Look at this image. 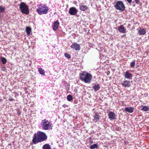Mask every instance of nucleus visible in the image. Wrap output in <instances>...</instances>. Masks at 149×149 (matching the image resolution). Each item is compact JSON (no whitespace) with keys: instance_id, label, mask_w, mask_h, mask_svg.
Segmentation results:
<instances>
[{"instance_id":"obj_1","label":"nucleus","mask_w":149,"mask_h":149,"mask_svg":"<svg viewBox=\"0 0 149 149\" xmlns=\"http://www.w3.org/2000/svg\"><path fill=\"white\" fill-rule=\"evenodd\" d=\"M47 139V136L43 132L38 131L35 133L32 140L33 143L36 144L46 140Z\"/></svg>"},{"instance_id":"obj_2","label":"nucleus","mask_w":149,"mask_h":149,"mask_svg":"<svg viewBox=\"0 0 149 149\" xmlns=\"http://www.w3.org/2000/svg\"><path fill=\"white\" fill-rule=\"evenodd\" d=\"M80 79L86 83H89L92 77L91 74L85 72H83L79 74Z\"/></svg>"},{"instance_id":"obj_3","label":"nucleus","mask_w":149,"mask_h":149,"mask_svg":"<svg viewBox=\"0 0 149 149\" xmlns=\"http://www.w3.org/2000/svg\"><path fill=\"white\" fill-rule=\"evenodd\" d=\"M49 9L46 5L40 4L38 8L36 9V11L40 15L47 14L48 13Z\"/></svg>"},{"instance_id":"obj_4","label":"nucleus","mask_w":149,"mask_h":149,"mask_svg":"<svg viewBox=\"0 0 149 149\" xmlns=\"http://www.w3.org/2000/svg\"><path fill=\"white\" fill-rule=\"evenodd\" d=\"M19 6V9L22 13L26 15L29 14V11L28 7L25 3L21 2Z\"/></svg>"},{"instance_id":"obj_5","label":"nucleus","mask_w":149,"mask_h":149,"mask_svg":"<svg viewBox=\"0 0 149 149\" xmlns=\"http://www.w3.org/2000/svg\"><path fill=\"white\" fill-rule=\"evenodd\" d=\"M42 122L41 123V125L42 126L43 129L45 130H48L51 129L53 126L48 120H46L45 119L42 121Z\"/></svg>"},{"instance_id":"obj_6","label":"nucleus","mask_w":149,"mask_h":149,"mask_svg":"<svg viewBox=\"0 0 149 149\" xmlns=\"http://www.w3.org/2000/svg\"><path fill=\"white\" fill-rule=\"evenodd\" d=\"M114 7L116 9L122 12L124 11L125 8V6L123 3L121 1H118L117 2L114 4Z\"/></svg>"},{"instance_id":"obj_7","label":"nucleus","mask_w":149,"mask_h":149,"mask_svg":"<svg viewBox=\"0 0 149 149\" xmlns=\"http://www.w3.org/2000/svg\"><path fill=\"white\" fill-rule=\"evenodd\" d=\"M78 12L77 8L74 7H72L70 8L69 13L72 15H76Z\"/></svg>"},{"instance_id":"obj_8","label":"nucleus","mask_w":149,"mask_h":149,"mask_svg":"<svg viewBox=\"0 0 149 149\" xmlns=\"http://www.w3.org/2000/svg\"><path fill=\"white\" fill-rule=\"evenodd\" d=\"M70 47L72 49L76 51H79L80 49L79 45L76 42L73 43Z\"/></svg>"},{"instance_id":"obj_9","label":"nucleus","mask_w":149,"mask_h":149,"mask_svg":"<svg viewBox=\"0 0 149 149\" xmlns=\"http://www.w3.org/2000/svg\"><path fill=\"white\" fill-rule=\"evenodd\" d=\"M60 23L57 21L54 22L52 26L53 29L54 31H56L57 30L59 26Z\"/></svg>"},{"instance_id":"obj_10","label":"nucleus","mask_w":149,"mask_h":149,"mask_svg":"<svg viewBox=\"0 0 149 149\" xmlns=\"http://www.w3.org/2000/svg\"><path fill=\"white\" fill-rule=\"evenodd\" d=\"M123 75L125 78L128 79L132 77V74L129 72V70H127L123 74Z\"/></svg>"},{"instance_id":"obj_11","label":"nucleus","mask_w":149,"mask_h":149,"mask_svg":"<svg viewBox=\"0 0 149 149\" xmlns=\"http://www.w3.org/2000/svg\"><path fill=\"white\" fill-rule=\"evenodd\" d=\"M116 115L115 113L112 111L109 112L108 114L109 118L111 120H114L116 119Z\"/></svg>"},{"instance_id":"obj_12","label":"nucleus","mask_w":149,"mask_h":149,"mask_svg":"<svg viewBox=\"0 0 149 149\" xmlns=\"http://www.w3.org/2000/svg\"><path fill=\"white\" fill-rule=\"evenodd\" d=\"M118 30L120 32L122 33H125L126 32V29L123 25H121L118 26Z\"/></svg>"},{"instance_id":"obj_13","label":"nucleus","mask_w":149,"mask_h":149,"mask_svg":"<svg viewBox=\"0 0 149 149\" xmlns=\"http://www.w3.org/2000/svg\"><path fill=\"white\" fill-rule=\"evenodd\" d=\"M100 117L99 115L97 113H96L93 116L94 119L93 120L95 123H97L100 120Z\"/></svg>"},{"instance_id":"obj_14","label":"nucleus","mask_w":149,"mask_h":149,"mask_svg":"<svg viewBox=\"0 0 149 149\" xmlns=\"http://www.w3.org/2000/svg\"><path fill=\"white\" fill-rule=\"evenodd\" d=\"M121 84L125 87H129L131 85V81H130L125 80Z\"/></svg>"},{"instance_id":"obj_15","label":"nucleus","mask_w":149,"mask_h":149,"mask_svg":"<svg viewBox=\"0 0 149 149\" xmlns=\"http://www.w3.org/2000/svg\"><path fill=\"white\" fill-rule=\"evenodd\" d=\"M83 3H81L79 5V9L82 11H85L86 10L88 9V7L84 5Z\"/></svg>"},{"instance_id":"obj_16","label":"nucleus","mask_w":149,"mask_h":149,"mask_svg":"<svg viewBox=\"0 0 149 149\" xmlns=\"http://www.w3.org/2000/svg\"><path fill=\"white\" fill-rule=\"evenodd\" d=\"M138 33L140 35H143L146 33V32L144 29H140L139 30Z\"/></svg>"},{"instance_id":"obj_17","label":"nucleus","mask_w":149,"mask_h":149,"mask_svg":"<svg viewBox=\"0 0 149 149\" xmlns=\"http://www.w3.org/2000/svg\"><path fill=\"white\" fill-rule=\"evenodd\" d=\"M134 108L133 107H125V110L130 113H132L134 111Z\"/></svg>"},{"instance_id":"obj_18","label":"nucleus","mask_w":149,"mask_h":149,"mask_svg":"<svg viewBox=\"0 0 149 149\" xmlns=\"http://www.w3.org/2000/svg\"><path fill=\"white\" fill-rule=\"evenodd\" d=\"M92 87L95 91H98L100 88V86L99 84L95 85L93 86Z\"/></svg>"},{"instance_id":"obj_19","label":"nucleus","mask_w":149,"mask_h":149,"mask_svg":"<svg viewBox=\"0 0 149 149\" xmlns=\"http://www.w3.org/2000/svg\"><path fill=\"white\" fill-rule=\"evenodd\" d=\"M141 111L146 112L149 110V106H143V108L141 109Z\"/></svg>"},{"instance_id":"obj_20","label":"nucleus","mask_w":149,"mask_h":149,"mask_svg":"<svg viewBox=\"0 0 149 149\" xmlns=\"http://www.w3.org/2000/svg\"><path fill=\"white\" fill-rule=\"evenodd\" d=\"M31 31V29L30 27L28 26H27L26 27V31L28 35H30Z\"/></svg>"},{"instance_id":"obj_21","label":"nucleus","mask_w":149,"mask_h":149,"mask_svg":"<svg viewBox=\"0 0 149 149\" xmlns=\"http://www.w3.org/2000/svg\"><path fill=\"white\" fill-rule=\"evenodd\" d=\"M39 73L42 75H44L45 74V71L42 68H38Z\"/></svg>"},{"instance_id":"obj_22","label":"nucleus","mask_w":149,"mask_h":149,"mask_svg":"<svg viewBox=\"0 0 149 149\" xmlns=\"http://www.w3.org/2000/svg\"><path fill=\"white\" fill-rule=\"evenodd\" d=\"M43 149H51L50 146L49 144H45L43 146Z\"/></svg>"},{"instance_id":"obj_23","label":"nucleus","mask_w":149,"mask_h":149,"mask_svg":"<svg viewBox=\"0 0 149 149\" xmlns=\"http://www.w3.org/2000/svg\"><path fill=\"white\" fill-rule=\"evenodd\" d=\"M98 147V145L97 144H94L93 145H92L90 147V148L91 149H93L95 148H97Z\"/></svg>"},{"instance_id":"obj_24","label":"nucleus","mask_w":149,"mask_h":149,"mask_svg":"<svg viewBox=\"0 0 149 149\" xmlns=\"http://www.w3.org/2000/svg\"><path fill=\"white\" fill-rule=\"evenodd\" d=\"M1 61L3 64H4L6 63L7 60L5 58L3 57H2L1 58Z\"/></svg>"},{"instance_id":"obj_25","label":"nucleus","mask_w":149,"mask_h":149,"mask_svg":"<svg viewBox=\"0 0 149 149\" xmlns=\"http://www.w3.org/2000/svg\"><path fill=\"white\" fill-rule=\"evenodd\" d=\"M67 99L68 101H69L72 100L73 99V97L72 95H68L67 97Z\"/></svg>"},{"instance_id":"obj_26","label":"nucleus","mask_w":149,"mask_h":149,"mask_svg":"<svg viewBox=\"0 0 149 149\" xmlns=\"http://www.w3.org/2000/svg\"><path fill=\"white\" fill-rule=\"evenodd\" d=\"M135 60H134L130 63V66L131 67H134L135 64Z\"/></svg>"},{"instance_id":"obj_27","label":"nucleus","mask_w":149,"mask_h":149,"mask_svg":"<svg viewBox=\"0 0 149 149\" xmlns=\"http://www.w3.org/2000/svg\"><path fill=\"white\" fill-rule=\"evenodd\" d=\"M5 8L3 6H0V13H2L5 11Z\"/></svg>"},{"instance_id":"obj_28","label":"nucleus","mask_w":149,"mask_h":149,"mask_svg":"<svg viewBox=\"0 0 149 149\" xmlns=\"http://www.w3.org/2000/svg\"><path fill=\"white\" fill-rule=\"evenodd\" d=\"M65 56L67 58L69 59L71 58V56L70 55L67 53H65L64 54Z\"/></svg>"},{"instance_id":"obj_29","label":"nucleus","mask_w":149,"mask_h":149,"mask_svg":"<svg viewBox=\"0 0 149 149\" xmlns=\"http://www.w3.org/2000/svg\"><path fill=\"white\" fill-rule=\"evenodd\" d=\"M8 100L10 101H12L14 100L13 99L12 97H10V98L8 99Z\"/></svg>"},{"instance_id":"obj_30","label":"nucleus","mask_w":149,"mask_h":149,"mask_svg":"<svg viewBox=\"0 0 149 149\" xmlns=\"http://www.w3.org/2000/svg\"><path fill=\"white\" fill-rule=\"evenodd\" d=\"M129 3H131L132 2V0H127Z\"/></svg>"},{"instance_id":"obj_31","label":"nucleus","mask_w":149,"mask_h":149,"mask_svg":"<svg viewBox=\"0 0 149 149\" xmlns=\"http://www.w3.org/2000/svg\"><path fill=\"white\" fill-rule=\"evenodd\" d=\"M135 1L136 3L138 4L139 2V0H135Z\"/></svg>"},{"instance_id":"obj_32","label":"nucleus","mask_w":149,"mask_h":149,"mask_svg":"<svg viewBox=\"0 0 149 149\" xmlns=\"http://www.w3.org/2000/svg\"><path fill=\"white\" fill-rule=\"evenodd\" d=\"M131 25L130 24H129L127 26V28H130L131 27Z\"/></svg>"},{"instance_id":"obj_33","label":"nucleus","mask_w":149,"mask_h":149,"mask_svg":"<svg viewBox=\"0 0 149 149\" xmlns=\"http://www.w3.org/2000/svg\"><path fill=\"white\" fill-rule=\"evenodd\" d=\"M89 142H90L91 143H92L93 142V141H91V139H90V140L89 141Z\"/></svg>"}]
</instances>
